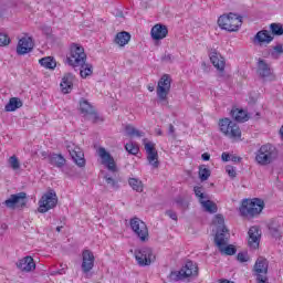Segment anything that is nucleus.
Returning a JSON list of instances; mask_svg holds the SVG:
<instances>
[{"mask_svg": "<svg viewBox=\"0 0 283 283\" xmlns=\"http://www.w3.org/2000/svg\"><path fill=\"white\" fill-rule=\"evenodd\" d=\"M198 275V264L193 261H187L180 270L171 271L168 275L170 282H182L188 277H196Z\"/></svg>", "mask_w": 283, "mask_h": 283, "instance_id": "nucleus-3", "label": "nucleus"}, {"mask_svg": "<svg viewBox=\"0 0 283 283\" xmlns=\"http://www.w3.org/2000/svg\"><path fill=\"white\" fill-rule=\"evenodd\" d=\"M256 116H260V113H256Z\"/></svg>", "mask_w": 283, "mask_h": 283, "instance_id": "nucleus-62", "label": "nucleus"}, {"mask_svg": "<svg viewBox=\"0 0 283 283\" xmlns=\"http://www.w3.org/2000/svg\"><path fill=\"white\" fill-rule=\"evenodd\" d=\"M125 132L130 138H134V136H136L137 138H143V136H145V133L136 129V127L132 125H126Z\"/></svg>", "mask_w": 283, "mask_h": 283, "instance_id": "nucleus-34", "label": "nucleus"}, {"mask_svg": "<svg viewBox=\"0 0 283 283\" xmlns=\"http://www.w3.org/2000/svg\"><path fill=\"white\" fill-rule=\"evenodd\" d=\"M282 54H283V44H276L275 46H273V50L270 53L272 59H280Z\"/></svg>", "mask_w": 283, "mask_h": 283, "instance_id": "nucleus-38", "label": "nucleus"}, {"mask_svg": "<svg viewBox=\"0 0 283 283\" xmlns=\"http://www.w3.org/2000/svg\"><path fill=\"white\" fill-rule=\"evenodd\" d=\"M17 266L20 269V271L30 273L36 269V263H34V259L32 256H24L17 262Z\"/></svg>", "mask_w": 283, "mask_h": 283, "instance_id": "nucleus-18", "label": "nucleus"}, {"mask_svg": "<svg viewBox=\"0 0 283 283\" xmlns=\"http://www.w3.org/2000/svg\"><path fill=\"white\" fill-rule=\"evenodd\" d=\"M129 41H132V34H129L127 31L118 32L114 39V43L119 45V48H125Z\"/></svg>", "mask_w": 283, "mask_h": 283, "instance_id": "nucleus-25", "label": "nucleus"}, {"mask_svg": "<svg viewBox=\"0 0 283 283\" xmlns=\"http://www.w3.org/2000/svg\"><path fill=\"white\" fill-rule=\"evenodd\" d=\"M61 229H63V226H59V227H56V231H57V233H61Z\"/></svg>", "mask_w": 283, "mask_h": 283, "instance_id": "nucleus-60", "label": "nucleus"}, {"mask_svg": "<svg viewBox=\"0 0 283 283\" xmlns=\"http://www.w3.org/2000/svg\"><path fill=\"white\" fill-rule=\"evenodd\" d=\"M163 61L171 62V61H174V55H171V54H166V55L163 56Z\"/></svg>", "mask_w": 283, "mask_h": 283, "instance_id": "nucleus-55", "label": "nucleus"}, {"mask_svg": "<svg viewBox=\"0 0 283 283\" xmlns=\"http://www.w3.org/2000/svg\"><path fill=\"white\" fill-rule=\"evenodd\" d=\"M145 149L147 154V160L154 169H158V150H156V144L148 142L145 144Z\"/></svg>", "mask_w": 283, "mask_h": 283, "instance_id": "nucleus-15", "label": "nucleus"}, {"mask_svg": "<svg viewBox=\"0 0 283 283\" xmlns=\"http://www.w3.org/2000/svg\"><path fill=\"white\" fill-rule=\"evenodd\" d=\"M269 231L270 234L272 235V238H275L277 240V238H282V232L280 231V226H275L273 223H271L269 226Z\"/></svg>", "mask_w": 283, "mask_h": 283, "instance_id": "nucleus-39", "label": "nucleus"}, {"mask_svg": "<svg viewBox=\"0 0 283 283\" xmlns=\"http://www.w3.org/2000/svg\"><path fill=\"white\" fill-rule=\"evenodd\" d=\"M23 107V102L19 97H11L7 105L4 106V111L7 112H17V109H21Z\"/></svg>", "mask_w": 283, "mask_h": 283, "instance_id": "nucleus-26", "label": "nucleus"}, {"mask_svg": "<svg viewBox=\"0 0 283 283\" xmlns=\"http://www.w3.org/2000/svg\"><path fill=\"white\" fill-rule=\"evenodd\" d=\"M32 50H34V41H32V38L24 36L19 40L17 45V54L23 56L24 54H30Z\"/></svg>", "mask_w": 283, "mask_h": 283, "instance_id": "nucleus-14", "label": "nucleus"}, {"mask_svg": "<svg viewBox=\"0 0 283 283\" xmlns=\"http://www.w3.org/2000/svg\"><path fill=\"white\" fill-rule=\"evenodd\" d=\"M104 179L106 180V185H108V187H111V189H114L115 191L118 189V181L115 180L114 178L109 177L108 175H106L104 177Z\"/></svg>", "mask_w": 283, "mask_h": 283, "instance_id": "nucleus-44", "label": "nucleus"}, {"mask_svg": "<svg viewBox=\"0 0 283 283\" xmlns=\"http://www.w3.org/2000/svg\"><path fill=\"white\" fill-rule=\"evenodd\" d=\"M226 171L228 176H230V178H235V176H238V174L235 172V167L233 166H227Z\"/></svg>", "mask_w": 283, "mask_h": 283, "instance_id": "nucleus-48", "label": "nucleus"}, {"mask_svg": "<svg viewBox=\"0 0 283 283\" xmlns=\"http://www.w3.org/2000/svg\"><path fill=\"white\" fill-rule=\"evenodd\" d=\"M256 74L263 80L271 78V76H273V69H271V64L266 63L262 59H259L256 64Z\"/></svg>", "mask_w": 283, "mask_h": 283, "instance_id": "nucleus-17", "label": "nucleus"}, {"mask_svg": "<svg viewBox=\"0 0 283 283\" xmlns=\"http://www.w3.org/2000/svg\"><path fill=\"white\" fill-rule=\"evenodd\" d=\"M60 87L63 94H70V92H72V88L74 87V74L66 73L62 78Z\"/></svg>", "mask_w": 283, "mask_h": 283, "instance_id": "nucleus-22", "label": "nucleus"}, {"mask_svg": "<svg viewBox=\"0 0 283 283\" xmlns=\"http://www.w3.org/2000/svg\"><path fill=\"white\" fill-rule=\"evenodd\" d=\"M279 157L280 151L272 144L262 145L255 153V161L258 165H261V167L273 165Z\"/></svg>", "mask_w": 283, "mask_h": 283, "instance_id": "nucleus-1", "label": "nucleus"}, {"mask_svg": "<svg viewBox=\"0 0 283 283\" xmlns=\"http://www.w3.org/2000/svg\"><path fill=\"white\" fill-rule=\"evenodd\" d=\"M128 184L132 187V189H134V191H137L138 193H143V189H144L143 181H140L137 178H130L128 180Z\"/></svg>", "mask_w": 283, "mask_h": 283, "instance_id": "nucleus-36", "label": "nucleus"}, {"mask_svg": "<svg viewBox=\"0 0 283 283\" xmlns=\"http://www.w3.org/2000/svg\"><path fill=\"white\" fill-rule=\"evenodd\" d=\"M0 17H3V14L0 13Z\"/></svg>", "mask_w": 283, "mask_h": 283, "instance_id": "nucleus-63", "label": "nucleus"}, {"mask_svg": "<svg viewBox=\"0 0 283 283\" xmlns=\"http://www.w3.org/2000/svg\"><path fill=\"white\" fill-rule=\"evenodd\" d=\"M59 205V197L54 190H49L44 193L39 201V213H48L50 209H54Z\"/></svg>", "mask_w": 283, "mask_h": 283, "instance_id": "nucleus-7", "label": "nucleus"}, {"mask_svg": "<svg viewBox=\"0 0 283 283\" xmlns=\"http://www.w3.org/2000/svg\"><path fill=\"white\" fill-rule=\"evenodd\" d=\"M135 260L139 266H149L156 262V255L151 248L144 247L135 250Z\"/></svg>", "mask_w": 283, "mask_h": 283, "instance_id": "nucleus-8", "label": "nucleus"}, {"mask_svg": "<svg viewBox=\"0 0 283 283\" xmlns=\"http://www.w3.org/2000/svg\"><path fill=\"white\" fill-rule=\"evenodd\" d=\"M166 216H169L171 220H178V214L172 210H167Z\"/></svg>", "mask_w": 283, "mask_h": 283, "instance_id": "nucleus-53", "label": "nucleus"}, {"mask_svg": "<svg viewBox=\"0 0 283 283\" xmlns=\"http://www.w3.org/2000/svg\"><path fill=\"white\" fill-rule=\"evenodd\" d=\"M169 92H171V76L165 74L158 82L157 85V97L159 101H167V96H169Z\"/></svg>", "mask_w": 283, "mask_h": 283, "instance_id": "nucleus-11", "label": "nucleus"}, {"mask_svg": "<svg viewBox=\"0 0 283 283\" xmlns=\"http://www.w3.org/2000/svg\"><path fill=\"white\" fill-rule=\"evenodd\" d=\"M7 209H23L25 205H28V193L25 192H18L11 195L9 199L3 202Z\"/></svg>", "mask_w": 283, "mask_h": 283, "instance_id": "nucleus-9", "label": "nucleus"}, {"mask_svg": "<svg viewBox=\"0 0 283 283\" xmlns=\"http://www.w3.org/2000/svg\"><path fill=\"white\" fill-rule=\"evenodd\" d=\"M125 149H126V151H128V154H132V156H136V154H138V151H140V148L138 147V145H136L134 143L126 144Z\"/></svg>", "mask_w": 283, "mask_h": 283, "instance_id": "nucleus-41", "label": "nucleus"}, {"mask_svg": "<svg viewBox=\"0 0 283 283\" xmlns=\"http://www.w3.org/2000/svg\"><path fill=\"white\" fill-rule=\"evenodd\" d=\"M264 210V200L254 198V199H244L239 208L240 216L242 218H258Z\"/></svg>", "mask_w": 283, "mask_h": 283, "instance_id": "nucleus-2", "label": "nucleus"}, {"mask_svg": "<svg viewBox=\"0 0 283 283\" xmlns=\"http://www.w3.org/2000/svg\"><path fill=\"white\" fill-rule=\"evenodd\" d=\"M220 253H223L224 255H235L238 253V250L233 245H228L223 248L222 245L219 247Z\"/></svg>", "mask_w": 283, "mask_h": 283, "instance_id": "nucleus-40", "label": "nucleus"}, {"mask_svg": "<svg viewBox=\"0 0 283 283\" xmlns=\"http://www.w3.org/2000/svg\"><path fill=\"white\" fill-rule=\"evenodd\" d=\"M66 149L77 167H85V154L81 147L75 146L74 144H69Z\"/></svg>", "mask_w": 283, "mask_h": 283, "instance_id": "nucleus-12", "label": "nucleus"}, {"mask_svg": "<svg viewBox=\"0 0 283 283\" xmlns=\"http://www.w3.org/2000/svg\"><path fill=\"white\" fill-rule=\"evenodd\" d=\"M176 202L179 207H181V209H189V203H187L182 197H178Z\"/></svg>", "mask_w": 283, "mask_h": 283, "instance_id": "nucleus-49", "label": "nucleus"}, {"mask_svg": "<svg viewBox=\"0 0 283 283\" xmlns=\"http://www.w3.org/2000/svg\"><path fill=\"white\" fill-rule=\"evenodd\" d=\"M210 176H211V170H209L208 168L199 169V177L201 181L209 180Z\"/></svg>", "mask_w": 283, "mask_h": 283, "instance_id": "nucleus-46", "label": "nucleus"}, {"mask_svg": "<svg viewBox=\"0 0 283 283\" xmlns=\"http://www.w3.org/2000/svg\"><path fill=\"white\" fill-rule=\"evenodd\" d=\"M83 262H82V271L84 273H90L92 269H94V253L90 250H84L82 253Z\"/></svg>", "mask_w": 283, "mask_h": 283, "instance_id": "nucleus-19", "label": "nucleus"}, {"mask_svg": "<svg viewBox=\"0 0 283 283\" xmlns=\"http://www.w3.org/2000/svg\"><path fill=\"white\" fill-rule=\"evenodd\" d=\"M130 229L137 234V238H139L142 242H147V240H149V230L143 220L138 218L132 219Z\"/></svg>", "mask_w": 283, "mask_h": 283, "instance_id": "nucleus-10", "label": "nucleus"}, {"mask_svg": "<svg viewBox=\"0 0 283 283\" xmlns=\"http://www.w3.org/2000/svg\"><path fill=\"white\" fill-rule=\"evenodd\" d=\"M221 159L223 163H229V160H231V155H229V153H222Z\"/></svg>", "mask_w": 283, "mask_h": 283, "instance_id": "nucleus-54", "label": "nucleus"}, {"mask_svg": "<svg viewBox=\"0 0 283 283\" xmlns=\"http://www.w3.org/2000/svg\"><path fill=\"white\" fill-rule=\"evenodd\" d=\"M254 275H266L269 273V260L259 256L253 266Z\"/></svg>", "mask_w": 283, "mask_h": 283, "instance_id": "nucleus-20", "label": "nucleus"}, {"mask_svg": "<svg viewBox=\"0 0 283 283\" xmlns=\"http://www.w3.org/2000/svg\"><path fill=\"white\" fill-rule=\"evenodd\" d=\"M85 120H90L91 123H93L94 125H96V123H103V120H105L99 114L98 112H96V109L92 111V113H88V115L86 117H84Z\"/></svg>", "mask_w": 283, "mask_h": 283, "instance_id": "nucleus-35", "label": "nucleus"}, {"mask_svg": "<svg viewBox=\"0 0 283 283\" xmlns=\"http://www.w3.org/2000/svg\"><path fill=\"white\" fill-rule=\"evenodd\" d=\"M210 61L214 67L220 72L219 77L222 78L224 76V57H218V53H211Z\"/></svg>", "mask_w": 283, "mask_h": 283, "instance_id": "nucleus-24", "label": "nucleus"}, {"mask_svg": "<svg viewBox=\"0 0 283 283\" xmlns=\"http://www.w3.org/2000/svg\"><path fill=\"white\" fill-rule=\"evenodd\" d=\"M201 207L206 209L208 213H218V206L211 200H201Z\"/></svg>", "mask_w": 283, "mask_h": 283, "instance_id": "nucleus-33", "label": "nucleus"}, {"mask_svg": "<svg viewBox=\"0 0 283 283\" xmlns=\"http://www.w3.org/2000/svg\"><path fill=\"white\" fill-rule=\"evenodd\" d=\"M61 268H62V269L57 270V271L55 272V274H57V275H65V268H63V264H61Z\"/></svg>", "mask_w": 283, "mask_h": 283, "instance_id": "nucleus-56", "label": "nucleus"}, {"mask_svg": "<svg viewBox=\"0 0 283 283\" xmlns=\"http://www.w3.org/2000/svg\"><path fill=\"white\" fill-rule=\"evenodd\" d=\"M230 160H231L232 163H240V160H242V158L235 157V156H230Z\"/></svg>", "mask_w": 283, "mask_h": 283, "instance_id": "nucleus-58", "label": "nucleus"}, {"mask_svg": "<svg viewBox=\"0 0 283 283\" xmlns=\"http://www.w3.org/2000/svg\"><path fill=\"white\" fill-rule=\"evenodd\" d=\"M150 34L154 41H161V39H165L169 34V30L165 24H155L151 28Z\"/></svg>", "mask_w": 283, "mask_h": 283, "instance_id": "nucleus-21", "label": "nucleus"}, {"mask_svg": "<svg viewBox=\"0 0 283 283\" xmlns=\"http://www.w3.org/2000/svg\"><path fill=\"white\" fill-rule=\"evenodd\" d=\"M218 25L221 30H226L227 32H238L242 27V17L231 12L229 14L220 15Z\"/></svg>", "mask_w": 283, "mask_h": 283, "instance_id": "nucleus-4", "label": "nucleus"}, {"mask_svg": "<svg viewBox=\"0 0 283 283\" xmlns=\"http://www.w3.org/2000/svg\"><path fill=\"white\" fill-rule=\"evenodd\" d=\"M9 165L13 171H18V169H21V163L19 161V158L17 156H11L9 158Z\"/></svg>", "mask_w": 283, "mask_h": 283, "instance_id": "nucleus-42", "label": "nucleus"}, {"mask_svg": "<svg viewBox=\"0 0 283 283\" xmlns=\"http://www.w3.org/2000/svg\"><path fill=\"white\" fill-rule=\"evenodd\" d=\"M255 41L259 42L260 45H262V43H271V41H273V35H271L269 31L262 30L255 34L254 42Z\"/></svg>", "mask_w": 283, "mask_h": 283, "instance_id": "nucleus-28", "label": "nucleus"}, {"mask_svg": "<svg viewBox=\"0 0 283 283\" xmlns=\"http://www.w3.org/2000/svg\"><path fill=\"white\" fill-rule=\"evenodd\" d=\"M231 116L237 123H247V120H249V114H247V111L244 109H232Z\"/></svg>", "mask_w": 283, "mask_h": 283, "instance_id": "nucleus-29", "label": "nucleus"}, {"mask_svg": "<svg viewBox=\"0 0 283 283\" xmlns=\"http://www.w3.org/2000/svg\"><path fill=\"white\" fill-rule=\"evenodd\" d=\"M6 45H10V38H8V34L0 33V48Z\"/></svg>", "mask_w": 283, "mask_h": 283, "instance_id": "nucleus-47", "label": "nucleus"}, {"mask_svg": "<svg viewBox=\"0 0 283 283\" xmlns=\"http://www.w3.org/2000/svg\"><path fill=\"white\" fill-rule=\"evenodd\" d=\"M39 63L46 70H54L56 67V60L52 56L42 57L39 60Z\"/></svg>", "mask_w": 283, "mask_h": 283, "instance_id": "nucleus-32", "label": "nucleus"}, {"mask_svg": "<svg viewBox=\"0 0 283 283\" xmlns=\"http://www.w3.org/2000/svg\"><path fill=\"white\" fill-rule=\"evenodd\" d=\"M258 283H269V277H266V274L262 275H255Z\"/></svg>", "mask_w": 283, "mask_h": 283, "instance_id": "nucleus-52", "label": "nucleus"}, {"mask_svg": "<svg viewBox=\"0 0 283 283\" xmlns=\"http://www.w3.org/2000/svg\"><path fill=\"white\" fill-rule=\"evenodd\" d=\"M195 191V196L197 198H199V202L201 203V200H209V196L205 195V192H202V187L200 186H196L193 188Z\"/></svg>", "mask_w": 283, "mask_h": 283, "instance_id": "nucleus-43", "label": "nucleus"}, {"mask_svg": "<svg viewBox=\"0 0 283 283\" xmlns=\"http://www.w3.org/2000/svg\"><path fill=\"white\" fill-rule=\"evenodd\" d=\"M94 106H92V104H90V102L85 98H81L80 99V111L81 114H84V118L92 114V112H94Z\"/></svg>", "mask_w": 283, "mask_h": 283, "instance_id": "nucleus-31", "label": "nucleus"}, {"mask_svg": "<svg viewBox=\"0 0 283 283\" xmlns=\"http://www.w3.org/2000/svg\"><path fill=\"white\" fill-rule=\"evenodd\" d=\"M76 67H80V76L82 78H87V76H92V74H94V66L90 63H85V61L82 65Z\"/></svg>", "mask_w": 283, "mask_h": 283, "instance_id": "nucleus-30", "label": "nucleus"}, {"mask_svg": "<svg viewBox=\"0 0 283 283\" xmlns=\"http://www.w3.org/2000/svg\"><path fill=\"white\" fill-rule=\"evenodd\" d=\"M202 160H210L211 159V155H209V153H205L201 155Z\"/></svg>", "mask_w": 283, "mask_h": 283, "instance_id": "nucleus-57", "label": "nucleus"}, {"mask_svg": "<svg viewBox=\"0 0 283 283\" xmlns=\"http://www.w3.org/2000/svg\"><path fill=\"white\" fill-rule=\"evenodd\" d=\"M148 92H154V86H148Z\"/></svg>", "mask_w": 283, "mask_h": 283, "instance_id": "nucleus-61", "label": "nucleus"}, {"mask_svg": "<svg viewBox=\"0 0 283 283\" xmlns=\"http://www.w3.org/2000/svg\"><path fill=\"white\" fill-rule=\"evenodd\" d=\"M213 223L217 224V229H227L224 226V217L222 214H217Z\"/></svg>", "mask_w": 283, "mask_h": 283, "instance_id": "nucleus-45", "label": "nucleus"}, {"mask_svg": "<svg viewBox=\"0 0 283 283\" xmlns=\"http://www.w3.org/2000/svg\"><path fill=\"white\" fill-rule=\"evenodd\" d=\"M227 233H229V229L222 228V229H217V233L214 237V242L218 249L220 247L227 245V242H229V238H227Z\"/></svg>", "mask_w": 283, "mask_h": 283, "instance_id": "nucleus-23", "label": "nucleus"}, {"mask_svg": "<svg viewBox=\"0 0 283 283\" xmlns=\"http://www.w3.org/2000/svg\"><path fill=\"white\" fill-rule=\"evenodd\" d=\"M157 136H163V130L160 128L156 129Z\"/></svg>", "mask_w": 283, "mask_h": 283, "instance_id": "nucleus-59", "label": "nucleus"}, {"mask_svg": "<svg viewBox=\"0 0 283 283\" xmlns=\"http://www.w3.org/2000/svg\"><path fill=\"white\" fill-rule=\"evenodd\" d=\"M50 165H53V167H57V169H61L65 167V157L61 154H52L49 156Z\"/></svg>", "mask_w": 283, "mask_h": 283, "instance_id": "nucleus-27", "label": "nucleus"}, {"mask_svg": "<svg viewBox=\"0 0 283 283\" xmlns=\"http://www.w3.org/2000/svg\"><path fill=\"white\" fill-rule=\"evenodd\" d=\"M66 61L71 67H78L83 65L84 61H87V54H85V49L81 44H71L70 55Z\"/></svg>", "mask_w": 283, "mask_h": 283, "instance_id": "nucleus-5", "label": "nucleus"}, {"mask_svg": "<svg viewBox=\"0 0 283 283\" xmlns=\"http://www.w3.org/2000/svg\"><path fill=\"white\" fill-rule=\"evenodd\" d=\"M270 30L274 36H282V34H283L282 23H271Z\"/></svg>", "mask_w": 283, "mask_h": 283, "instance_id": "nucleus-37", "label": "nucleus"}, {"mask_svg": "<svg viewBox=\"0 0 283 283\" xmlns=\"http://www.w3.org/2000/svg\"><path fill=\"white\" fill-rule=\"evenodd\" d=\"M220 132L228 136V138H242V130H240V126L235 124V122H231L230 118H223L219 120Z\"/></svg>", "mask_w": 283, "mask_h": 283, "instance_id": "nucleus-6", "label": "nucleus"}, {"mask_svg": "<svg viewBox=\"0 0 283 283\" xmlns=\"http://www.w3.org/2000/svg\"><path fill=\"white\" fill-rule=\"evenodd\" d=\"M237 259L239 262H249V256L243 252L238 253Z\"/></svg>", "mask_w": 283, "mask_h": 283, "instance_id": "nucleus-51", "label": "nucleus"}, {"mask_svg": "<svg viewBox=\"0 0 283 283\" xmlns=\"http://www.w3.org/2000/svg\"><path fill=\"white\" fill-rule=\"evenodd\" d=\"M168 136H170V138L176 139V127L172 126V124H169L168 126Z\"/></svg>", "mask_w": 283, "mask_h": 283, "instance_id": "nucleus-50", "label": "nucleus"}, {"mask_svg": "<svg viewBox=\"0 0 283 283\" xmlns=\"http://www.w3.org/2000/svg\"><path fill=\"white\" fill-rule=\"evenodd\" d=\"M248 247L250 249H260V240H262V230L259 227H251L248 231Z\"/></svg>", "mask_w": 283, "mask_h": 283, "instance_id": "nucleus-13", "label": "nucleus"}, {"mask_svg": "<svg viewBox=\"0 0 283 283\" xmlns=\"http://www.w3.org/2000/svg\"><path fill=\"white\" fill-rule=\"evenodd\" d=\"M99 158H102V165H104L108 171H116V161L114 157L103 147H99L97 150Z\"/></svg>", "mask_w": 283, "mask_h": 283, "instance_id": "nucleus-16", "label": "nucleus"}]
</instances>
